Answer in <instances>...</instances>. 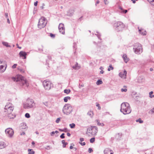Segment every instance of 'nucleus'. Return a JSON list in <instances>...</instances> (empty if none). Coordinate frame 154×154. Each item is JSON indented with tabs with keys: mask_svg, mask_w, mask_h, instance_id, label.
<instances>
[{
	"mask_svg": "<svg viewBox=\"0 0 154 154\" xmlns=\"http://www.w3.org/2000/svg\"><path fill=\"white\" fill-rule=\"evenodd\" d=\"M131 109L129 104L127 102L123 103L121 104L120 111L124 115L128 114L131 112Z\"/></svg>",
	"mask_w": 154,
	"mask_h": 154,
	"instance_id": "nucleus-1",
	"label": "nucleus"
},
{
	"mask_svg": "<svg viewBox=\"0 0 154 154\" xmlns=\"http://www.w3.org/2000/svg\"><path fill=\"white\" fill-rule=\"evenodd\" d=\"M13 79L14 81L20 82L22 85L28 87L29 85L28 83L24 79V78L21 75H17L15 77H13Z\"/></svg>",
	"mask_w": 154,
	"mask_h": 154,
	"instance_id": "nucleus-2",
	"label": "nucleus"
},
{
	"mask_svg": "<svg viewBox=\"0 0 154 154\" xmlns=\"http://www.w3.org/2000/svg\"><path fill=\"white\" fill-rule=\"evenodd\" d=\"M73 111L72 107L70 104H65L63 107L62 109L63 113L66 115H69Z\"/></svg>",
	"mask_w": 154,
	"mask_h": 154,
	"instance_id": "nucleus-3",
	"label": "nucleus"
},
{
	"mask_svg": "<svg viewBox=\"0 0 154 154\" xmlns=\"http://www.w3.org/2000/svg\"><path fill=\"white\" fill-rule=\"evenodd\" d=\"M35 103L34 100L30 99H28L23 104V107L25 109H29L33 108L35 106Z\"/></svg>",
	"mask_w": 154,
	"mask_h": 154,
	"instance_id": "nucleus-4",
	"label": "nucleus"
},
{
	"mask_svg": "<svg viewBox=\"0 0 154 154\" xmlns=\"http://www.w3.org/2000/svg\"><path fill=\"white\" fill-rule=\"evenodd\" d=\"M114 27L117 32L121 31L125 27V25L122 22L118 21L114 23Z\"/></svg>",
	"mask_w": 154,
	"mask_h": 154,
	"instance_id": "nucleus-5",
	"label": "nucleus"
},
{
	"mask_svg": "<svg viewBox=\"0 0 154 154\" xmlns=\"http://www.w3.org/2000/svg\"><path fill=\"white\" fill-rule=\"evenodd\" d=\"M133 49L134 52L137 54H140L143 52V49L141 45L137 43L134 45Z\"/></svg>",
	"mask_w": 154,
	"mask_h": 154,
	"instance_id": "nucleus-6",
	"label": "nucleus"
},
{
	"mask_svg": "<svg viewBox=\"0 0 154 154\" xmlns=\"http://www.w3.org/2000/svg\"><path fill=\"white\" fill-rule=\"evenodd\" d=\"M14 109L12 104L10 103H7L4 108V112L7 114H11Z\"/></svg>",
	"mask_w": 154,
	"mask_h": 154,
	"instance_id": "nucleus-7",
	"label": "nucleus"
},
{
	"mask_svg": "<svg viewBox=\"0 0 154 154\" xmlns=\"http://www.w3.org/2000/svg\"><path fill=\"white\" fill-rule=\"evenodd\" d=\"M47 23L46 18L44 17H42L39 20L38 25V27L40 29L43 28L46 26Z\"/></svg>",
	"mask_w": 154,
	"mask_h": 154,
	"instance_id": "nucleus-8",
	"label": "nucleus"
},
{
	"mask_svg": "<svg viewBox=\"0 0 154 154\" xmlns=\"http://www.w3.org/2000/svg\"><path fill=\"white\" fill-rule=\"evenodd\" d=\"M43 85L45 89L50 90L53 85L49 81L45 80L43 83Z\"/></svg>",
	"mask_w": 154,
	"mask_h": 154,
	"instance_id": "nucleus-9",
	"label": "nucleus"
},
{
	"mask_svg": "<svg viewBox=\"0 0 154 154\" xmlns=\"http://www.w3.org/2000/svg\"><path fill=\"white\" fill-rule=\"evenodd\" d=\"M5 133L8 134L10 136H12L14 134V132L13 130L11 128H8L5 131Z\"/></svg>",
	"mask_w": 154,
	"mask_h": 154,
	"instance_id": "nucleus-10",
	"label": "nucleus"
},
{
	"mask_svg": "<svg viewBox=\"0 0 154 154\" xmlns=\"http://www.w3.org/2000/svg\"><path fill=\"white\" fill-rule=\"evenodd\" d=\"M58 28L60 32L62 34H64L65 32L63 24L62 23H60L58 26Z\"/></svg>",
	"mask_w": 154,
	"mask_h": 154,
	"instance_id": "nucleus-11",
	"label": "nucleus"
},
{
	"mask_svg": "<svg viewBox=\"0 0 154 154\" xmlns=\"http://www.w3.org/2000/svg\"><path fill=\"white\" fill-rule=\"evenodd\" d=\"M127 71L124 70L123 72H121L119 74V76L121 78L125 79L126 77Z\"/></svg>",
	"mask_w": 154,
	"mask_h": 154,
	"instance_id": "nucleus-12",
	"label": "nucleus"
},
{
	"mask_svg": "<svg viewBox=\"0 0 154 154\" xmlns=\"http://www.w3.org/2000/svg\"><path fill=\"white\" fill-rule=\"evenodd\" d=\"M19 54L20 57H23L24 59L26 58V56L27 54L26 52L23 51H20L19 53Z\"/></svg>",
	"mask_w": 154,
	"mask_h": 154,
	"instance_id": "nucleus-13",
	"label": "nucleus"
},
{
	"mask_svg": "<svg viewBox=\"0 0 154 154\" xmlns=\"http://www.w3.org/2000/svg\"><path fill=\"white\" fill-rule=\"evenodd\" d=\"M7 67H6L4 65H0V71L1 72H3L6 70Z\"/></svg>",
	"mask_w": 154,
	"mask_h": 154,
	"instance_id": "nucleus-14",
	"label": "nucleus"
},
{
	"mask_svg": "<svg viewBox=\"0 0 154 154\" xmlns=\"http://www.w3.org/2000/svg\"><path fill=\"white\" fill-rule=\"evenodd\" d=\"M122 58L125 61V62L127 63V62L129 60V59L128 58L126 54H124L122 56Z\"/></svg>",
	"mask_w": 154,
	"mask_h": 154,
	"instance_id": "nucleus-15",
	"label": "nucleus"
},
{
	"mask_svg": "<svg viewBox=\"0 0 154 154\" xmlns=\"http://www.w3.org/2000/svg\"><path fill=\"white\" fill-rule=\"evenodd\" d=\"M94 128H95V127L94 126H91L90 128H89L88 129L87 131L89 133H90L91 134H93V132L92 131L93 129Z\"/></svg>",
	"mask_w": 154,
	"mask_h": 154,
	"instance_id": "nucleus-16",
	"label": "nucleus"
},
{
	"mask_svg": "<svg viewBox=\"0 0 154 154\" xmlns=\"http://www.w3.org/2000/svg\"><path fill=\"white\" fill-rule=\"evenodd\" d=\"M104 154H113V152L110 149H107L104 151Z\"/></svg>",
	"mask_w": 154,
	"mask_h": 154,
	"instance_id": "nucleus-17",
	"label": "nucleus"
},
{
	"mask_svg": "<svg viewBox=\"0 0 154 154\" xmlns=\"http://www.w3.org/2000/svg\"><path fill=\"white\" fill-rule=\"evenodd\" d=\"M7 114L8 115V117L10 119H13L16 116V115L14 114H11V113Z\"/></svg>",
	"mask_w": 154,
	"mask_h": 154,
	"instance_id": "nucleus-18",
	"label": "nucleus"
},
{
	"mask_svg": "<svg viewBox=\"0 0 154 154\" xmlns=\"http://www.w3.org/2000/svg\"><path fill=\"white\" fill-rule=\"evenodd\" d=\"M139 31L140 33L143 35H145L146 34V31L142 29H139Z\"/></svg>",
	"mask_w": 154,
	"mask_h": 154,
	"instance_id": "nucleus-19",
	"label": "nucleus"
},
{
	"mask_svg": "<svg viewBox=\"0 0 154 154\" xmlns=\"http://www.w3.org/2000/svg\"><path fill=\"white\" fill-rule=\"evenodd\" d=\"M72 68L75 69H78L80 68V66L78 65V63H76L75 65L72 66Z\"/></svg>",
	"mask_w": 154,
	"mask_h": 154,
	"instance_id": "nucleus-20",
	"label": "nucleus"
},
{
	"mask_svg": "<svg viewBox=\"0 0 154 154\" xmlns=\"http://www.w3.org/2000/svg\"><path fill=\"white\" fill-rule=\"evenodd\" d=\"M2 44L4 46H5L7 47H11V46L9 45L8 43L7 42H2Z\"/></svg>",
	"mask_w": 154,
	"mask_h": 154,
	"instance_id": "nucleus-21",
	"label": "nucleus"
},
{
	"mask_svg": "<svg viewBox=\"0 0 154 154\" xmlns=\"http://www.w3.org/2000/svg\"><path fill=\"white\" fill-rule=\"evenodd\" d=\"M5 146V144L4 142H1L0 143V149L4 148Z\"/></svg>",
	"mask_w": 154,
	"mask_h": 154,
	"instance_id": "nucleus-22",
	"label": "nucleus"
},
{
	"mask_svg": "<svg viewBox=\"0 0 154 154\" xmlns=\"http://www.w3.org/2000/svg\"><path fill=\"white\" fill-rule=\"evenodd\" d=\"M87 115L89 116L91 118H92L94 115V114L92 111H90L87 113Z\"/></svg>",
	"mask_w": 154,
	"mask_h": 154,
	"instance_id": "nucleus-23",
	"label": "nucleus"
},
{
	"mask_svg": "<svg viewBox=\"0 0 154 154\" xmlns=\"http://www.w3.org/2000/svg\"><path fill=\"white\" fill-rule=\"evenodd\" d=\"M62 144H63V148L65 147L66 145H67L68 144V143L67 142H65V140H62Z\"/></svg>",
	"mask_w": 154,
	"mask_h": 154,
	"instance_id": "nucleus-24",
	"label": "nucleus"
},
{
	"mask_svg": "<svg viewBox=\"0 0 154 154\" xmlns=\"http://www.w3.org/2000/svg\"><path fill=\"white\" fill-rule=\"evenodd\" d=\"M70 97L69 96L65 97L64 98V101L65 102H66L68 101V100H70Z\"/></svg>",
	"mask_w": 154,
	"mask_h": 154,
	"instance_id": "nucleus-25",
	"label": "nucleus"
},
{
	"mask_svg": "<svg viewBox=\"0 0 154 154\" xmlns=\"http://www.w3.org/2000/svg\"><path fill=\"white\" fill-rule=\"evenodd\" d=\"M103 83V82L101 80L99 79L97 80L96 82V84L97 85L101 84Z\"/></svg>",
	"mask_w": 154,
	"mask_h": 154,
	"instance_id": "nucleus-26",
	"label": "nucleus"
},
{
	"mask_svg": "<svg viewBox=\"0 0 154 154\" xmlns=\"http://www.w3.org/2000/svg\"><path fill=\"white\" fill-rule=\"evenodd\" d=\"M64 93L66 94H69L70 92V90L65 89L64 91Z\"/></svg>",
	"mask_w": 154,
	"mask_h": 154,
	"instance_id": "nucleus-27",
	"label": "nucleus"
},
{
	"mask_svg": "<svg viewBox=\"0 0 154 154\" xmlns=\"http://www.w3.org/2000/svg\"><path fill=\"white\" fill-rule=\"evenodd\" d=\"M18 69L22 73H24L25 72V70L21 68H18Z\"/></svg>",
	"mask_w": 154,
	"mask_h": 154,
	"instance_id": "nucleus-28",
	"label": "nucleus"
},
{
	"mask_svg": "<svg viewBox=\"0 0 154 154\" xmlns=\"http://www.w3.org/2000/svg\"><path fill=\"white\" fill-rule=\"evenodd\" d=\"M136 121L137 122H139L140 123H142L143 122V121H142L140 118H139L138 119L136 120Z\"/></svg>",
	"mask_w": 154,
	"mask_h": 154,
	"instance_id": "nucleus-29",
	"label": "nucleus"
},
{
	"mask_svg": "<svg viewBox=\"0 0 154 154\" xmlns=\"http://www.w3.org/2000/svg\"><path fill=\"white\" fill-rule=\"evenodd\" d=\"M153 93V92L152 91H151L149 93V97L151 98H152V97H154V95H151Z\"/></svg>",
	"mask_w": 154,
	"mask_h": 154,
	"instance_id": "nucleus-30",
	"label": "nucleus"
},
{
	"mask_svg": "<svg viewBox=\"0 0 154 154\" xmlns=\"http://www.w3.org/2000/svg\"><path fill=\"white\" fill-rule=\"evenodd\" d=\"M148 1L150 2V4L154 6V0H148Z\"/></svg>",
	"mask_w": 154,
	"mask_h": 154,
	"instance_id": "nucleus-31",
	"label": "nucleus"
},
{
	"mask_svg": "<svg viewBox=\"0 0 154 154\" xmlns=\"http://www.w3.org/2000/svg\"><path fill=\"white\" fill-rule=\"evenodd\" d=\"M149 113L151 114L154 113V107L149 112Z\"/></svg>",
	"mask_w": 154,
	"mask_h": 154,
	"instance_id": "nucleus-32",
	"label": "nucleus"
},
{
	"mask_svg": "<svg viewBox=\"0 0 154 154\" xmlns=\"http://www.w3.org/2000/svg\"><path fill=\"white\" fill-rule=\"evenodd\" d=\"M25 116L26 118H29L30 117L29 114V113H26L25 114Z\"/></svg>",
	"mask_w": 154,
	"mask_h": 154,
	"instance_id": "nucleus-33",
	"label": "nucleus"
},
{
	"mask_svg": "<svg viewBox=\"0 0 154 154\" xmlns=\"http://www.w3.org/2000/svg\"><path fill=\"white\" fill-rule=\"evenodd\" d=\"M90 141L91 143H93V142H94V141H95L94 138H94H91V139H90Z\"/></svg>",
	"mask_w": 154,
	"mask_h": 154,
	"instance_id": "nucleus-34",
	"label": "nucleus"
},
{
	"mask_svg": "<svg viewBox=\"0 0 154 154\" xmlns=\"http://www.w3.org/2000/svg\"><path fill=\"white\" fill-rule=\"evenodd\" d=\"M97 34H95V35L97 36L98 37V38L100 39V34L99 33L97 32Z\"/></svg>",
	"mask_w": 154,
	"mask_h": 154,
	"instance_id": "nucleus-35",
	"label": "nucleus"
},
{
	"mask_svg": "<svg viewBox=\"0 0 154 154\" xmlns=\"http://www.w3.org/2000/svg\"><path fill=\"white\" fill-rule=\"evenodd\" d=\"M104 2L105 5H108L109 3V2L108 0H104Z\"/></svg>",
	"mask_w": 154,
	"mask_h": 154,
	"instance_id": "nucleus-36",
	"label": "nucleus"
},
{
	"mask_svg": "<svg viewBox=\"0 0 154 154\" xmlns=\"http://www.w3.org/2000/svg\"><path fill=\"white\" fill-rule=\"evenodd\" d=\"M93 151V149L91 148H89L88 150V152L89 153H91Z\"/></svg>",
	"mask_w": 154,
	"mask_h": 154,
	"instance_id": "nucleus-37",
	"label": "nucleus"
},
{
	"mask_svg": "<svg viewBox=\"0 0 154 154\" xmlns=\"http://www.w3.org/2000/svg\"><path fill=\"white\" fill-rule=\"evenodd\" d=\"M127 91V89L126 88L123 89L122 88L121 89V91L122 92H126Z\"/></svg>",
	"mask_w": 154,
	"mask_h": 154,
	"instance_id": "nucleus-38",
	"label": "nucleus"
},
{
	"mask_svg": "<svg viewBox=\"0 0 154 154\" xmlns=\"http://www.w3.org/2000/svg\"><path fill=\"white\" fill-rule=\"evenodd\" d=\"M50 36L51 38H54V37L55 36V35L54 34H53L52 33H50Z\"/></svg>",
	"mask_w": 154,
	"mask_h": 154,
	"instance_id": "nucleus-39",
	"label": "nucleus"
},
{
	"mask_svg": "<svg viewBox=\"0 0 154 154\" xmlns=\"http://www.w3.org/2000/svg\"><path fill=\"white\" fill-rule=\"evenodd\" d=\"M60 120V118H58L56 120V122L57 123H58L59 122Z\"/></svg>",
	"mask_w": 154,
	"mask_h": 154,
	"instance_id": "nucleus-40",
	"label": "nucleus"
},
{
	"mask_svg": "<svg viewBox=\"0 0 154 154\" xmlns=\"http://www.w3.org/2000/svg\"><path fill=\"white\" fill-rule=\"evenodd\" d=\"M64 133L62 134L60 136V137L61 138H64L65 137H64Z\"/></svg>",
	"mask_w": 154,
	"mask_h": 154,
	"instance_id": "nucleus-41",
	"label": "nucleus"
},
{
	"mask_svg": "<svg viewBox=\"0 0 154 154\" xmlns=\"http://www.w3.org/2000/svg\"><path fill=\"white\" fill-rule=\"evenodd\" d=\"M96 106L98 107V109L100 110L101 109V107L100 106V104L99 103H97L96 105Z\"/></svg>",
	"mask_w": 154,
	"mask_h": 154,
	"instance_id": "nucleus-42",
	"label": "nucleus"
},
{
	"mask_svg": "<svg viewBox=\"0 0 154 154\" xmlns=\"http://www.w3.org/2000/svg\"><path fill=\"white\" fill-rule=\"evenodd\" d=\"M17 64H14L12 66L13 68H15L16 67Z\"/></svg>",
	"mask_w": 154,
	"mask_h": 154,
	"instance_id": "nucleus-43",
	"label": "nucleus"
},
{
	"mask_svg": "<svg viewBox=\"0 0 154 154\" xmlns=\"http://www.w3.org/2000/svg\"><path fill=\"white\" fill-rule=\"evenodd\" d=\"M81 144V145L82 146H84L85 145V142H79Z\"/></svg>",
	"mask_w": 154,
	"mask_h": 154,
	"instance_id": "nucleus-44",
	"label": "nucleus"
},
{
	"mask_svg": "<svg viewBox=\"0 0 154 154\" xmlns=\"http://www.w3.org/2000/svg\"><path fill=\"white\" fill-rule=\"evenodd\" d=\"M38 2L37 1H36V2H35L34 4V5L35 6H37L38 5Z\"/></svg>",
	"mask_w": 154,
	"mask_h": 154,
	"instance_id": "nucleus-45",
	"label": "nucleus"
},
{
	"mask_svg": "<svg viewBox=\"0 0 154 154\" xmlns=\"http://www.w3.org/2000/svg\"><path fill=\"white\" fill-rule=\"evenodd\" d=\"M109 67L110 68V69L111 70H113V67L111 65H109Z\"/></svg>",
	"mask_w": 154,
	"mask_h": 154,
	"instance_id": "nucleus-46",
	"label": "nucleus"
},
{
	"mask_svg": "<svg viewBox=\"0 0 154 154\" xmlns=\"http://www.w3.org/2000/svg\"><path fill=\"white\" fill-rule=\"evenodd\" d=\"M127 11H128L127 10H124V11H122V12L125 14L127 12Z\"/></svg>",
	"mask_w": 154,
	"mask_h": 154,
	"instance_id": "nucleus-47",
	"label": "nucleus"
},
{
	"mask_svg": "<svg viewBox=\"0 0 154 154\" xmlns=\"http://www.w3.org/2000/svg\"><path fill=\"white\" fill-rule=\"evenodd\" d=\"M97 125H101V123H100L99 121V120H97Z\"/></svg>",
	"mask_w": 154,
	"mask_h": 154,
	"instance_id": "nucleus-48",
	"label": "nucleus"
},
{
	"mask_svg": "<svg viewBox=\"0 0 154 154\" xmlns=\"http://www.w3.org/2000/svg\"><path fill=\"white\" fill-rule=\"evenodd\" d=\"M5 16L6 18H8V13H5Z\"/></svg>",
	"mask_w": 154,
	"mask_h": 154,
	"instance_id": "nucleus-49",
	"label": "nucleus"
},
{
	"mask_svg": "<svg viewBox=\"0 0 154 154\" xmlns=\"http://www.w3.org/2000/svg\"><path fill=\"white\" fill-rule=\"evenodd\" d=\"M43 104L46 106H47L48 105V103L47 102L43 103Z\"/></svg>",
	"mask_w": 154,
	"mask_h": 154,
	"instance_id": "nucleus-50",
	"label": "nucleus"
},
{
	"mask_svg": "<svg viewBox=\"0 0 154 154\" xmlns=\"http://www.w3.org/2000/svg\"><path fill=\"white\" fill-rule=\"evenodd\" d=\"M80 140L82 142L84 141V139L83 138H80Z\"/></svg>",
	"mask_w": 154,
	"mask_h": 154,
	"instance_id": "nucleus-51",
	"label": "nucleus"
},
{
	"mask_svg": "<svg viewBox=\"0 0 154 154\" xmlns=\"http://www.w3.org/2000/svg\"><path fill=\"white\" fill-rule=\"evenodd\" d=\"M55 134V133L54 131H53L52 132H51V135H53L54 134Z\"/></svg>",
	"mask_w": 154,
	"mask_h": 154,
	"instance_id": "nucleus-52",
	"label": "nucleus"
},
{
	"mask_svg": "<svg viewBox=\"0 0 154 154\" xmlns=\"http://www.w3.org/2000/svg\"><path fill=\"white\" fill-rule=\"evenodd\" d=\"M32 152H29V154H33L34 153V152L33 151H32Z\"/></svg>",
	"mask_w": 154,
	"mask_h": 154,
	"instance_id": "nucleus-53",
	"label": "nucleus"
},
{
	"mask_svg": "<svg viewBox=\"0 0 154 154\" xmlns=\"http://www.w3.org/2000/svg\"><path fill=\"white\" fill-rule=\"evenodd\" d=\"M104 72V71L103 70H101L100 72V73L101 74H103Z\"/></svg>",
	"mask_w": 154,
	"mask_h": 154,
	"instance_id": "nucleus-54",
	"label": "nucleus"
},
{
	"mask_svg": "<svg viewBox=\"0 0 154 154\" xmlns=\"http://www.w3.org/2000/svg\"><path fill=\"white\" fill-rule=\"evenodd\" d=\"M100 3V1L99 0H97V1L96 3V5L97 4H98Z\"/></svg>",
	"mask_w": 154,
	"mask_h": 154,
	"instance_id": "nucleus-55",
	"label": "nucleus"
},
{
	"mask_svg": "<svg viewBox=\"0 0 154 154\" xmlns=\"http://www.w3.org/2000/svg\"><path fill=\"white\" fill-rule=\"evenodd\" d=\"M7 22H8V23H10V20H9V19H8V18H7Z\"/></svg>",
	"mask_w": 154,
	"mask_h": 154,
	"instance_id": "nucleus-56",
	"label": "nucleus"
},
{
	"mask_svg": "<svg viewBox=\"0 0 154 154\" xmlns=\"http://www.w3.org/2000/svg\"><path fill=\"white\" fill-rule=\"evenodd\" d=\"M44 4H43V6H41V8H42V9H43L44 8Z\"/></svg>",
	"mask_w": 154,
	"mask_h": 154,
	"instance_id": "nucleus-57",
	"label": "nucleus"
},
{
	"mask_svg": "<svg viewBox=\"0 0 154 154\" xmlns=\"http://www.w3.org/2000/svg\"><path fill=\"white\" fill-rule=\"evenodd\" d=\"M67 135L68 136H69V137L70 136V135H71L69 133H67Z\"/></svg>",
	"mask_w": 154,
	"mask_h": 154,
	"instance_id": "nucleus-58",
	"label": "nucleus"
},
{
	"mask_svg": "<svg viewBox=\"0 0 154 154\" xmlns=\"http://www.w3.org/2000/svg\"><path fill=\"white\" fill-rule=\"evenodd\" d=\"M100 69L101 70H103V68L102 66H101L100 68Z\"/></svg>",
	"mask_w": 154,
	"mask_h": 154,
	"instance_id": "nucleus-59",
	"label": "nucleus"
},
{
	"mask_svg": "<svg viewBox=\"0 0 154 154\" xmlns=\"http://www.w3.org/2000/svg\"><path fill=\"white\" fill-rule=\"evenodd\" d=\"M131 1H132V2L133 3H135L136 2L135 0H131Z\"/></svg>",
	"mask_w": 154,
	"mask_h": 154,
	"instance_id": "nucleus-60",
	"label": "nucleus"
},
{
	"mask_svg": "<svg viewBox=\"0 0 154 154\" xmlns=\"http://www.w3.org/2000/svg\"><path fill=\"white\" fill-rule=\"evenodd\" d=\"M153 68H150V71H153Z\"/></svg>",
	"mask_w": 154,
	"mask_h": 154,
	"instance_id": "nucleus-61",
	"label": "nucleus"
},
{
	"mask_svg": "<svg viewBox=\"0 0 154 154\" xmlns=\"http://www.w3.org/2000/svg\"><path fill=\"white\" fill-rule=\"evenodd\" d=\"M75 126H70V127L71 128H73L75 127Z\"/></svg>",
	"mask_w": 154,
	"mask_h": 154,
	"instance_id": "nucleus-62",
	"label": "nucleus"
},
{
	"mask_svg": "<svg viewBox=\"0 0 154 154\" xmlns=\"http://www.w3.org/2000/svg\"><path fill=\"white\" fill-rule=\"evenodd\" d=\"M73 146H70V149H73Z\"/></svg>",
	"mask_w": 154,
	"mask_h": 154,
	"instance_id": "nucleus-63",
	"label": "nucleus"
},
{
	"mask_svg": "<svg viewBox=\"0 0 154 154\" xmlns=\"http://www.w3.org/2000/svg\"><path fill=\"white\" fill-rule=\"evenodd\" d=\"M25 134V133L24 132H23L22 133H21V135H24Z\"/></svg>",
	"mask_w": 154,
	"mask_h": 154,
	"instance_id": "nucleus-64",
	"label": "nucleus"
}]
</instances>
